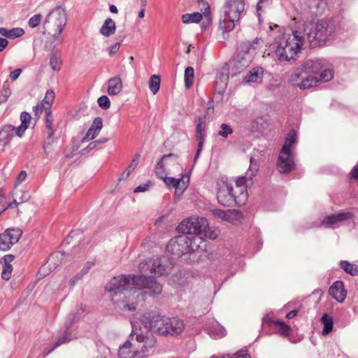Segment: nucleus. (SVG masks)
<instances>
[{
	"mask_svg": "<svg viewBox=\"0 0 358 358\" xmlns=\"http://www.w3.org/2000/svg\"><path fill=\"white\" fill-rule=\"evenodd\" d=\"M134 289L132 292L134 296L140 295L144 297L146 294L155 296L160 294L162 292V286L157 282L152 277H147L145 275H122L113 278L106 285V290L117 294L124 291Z\"/></svg>",
	"mask_w": 358,
	"mask_h": 358,
	"instance_id": "1",
	"label": "nucleus"
},
{
	"mask_svg": "<svg viewBox=\"0 0 358 358\" xmlns=\"http://www.w3.org/2000/svg\"><path fill=\"white\" fill-rule=\"evenodd\" d=\"M245 177H240L235 181V187L227 182L217 183V199L223 206L231 207L237 204L242 206L248 199Z\"/></svg>",
	"mask_w": 358,
	"mask_h": 358,
	"instance_id": "2",
	"label": "nucleus"
},
{
	"mask_svg": "<svg viewBox=\"0 0 358 358\" xmlns=\"http://www.w3.org/2000/svg\"><path fill=\"white\" fill-rule=\"evenodd\" d=\"M304 42V34L299 31H294L292 34H283L275 38V42L271 45V49L279 61L287 62L294 58Z\"/></svg>",
	"mask_w": 358,
	"mask_h": 358,
	"instance_id": "3",
	"label": "nucleus"
},
{
	"mask_svg": "<svg viewBox=\"0 0 358 358\" xmlns=\"http://www.w3.org/2000/svg\"><path fill=\"white\" fill-rule=\"evenodd\" d=\"M306 36L312 48L324 45L332 39L336 32V26L330 20H320L310 30L305 29Z\"/></svg>",
	"mask_w": 358,
	"mask_h": 358,
	"instance_id": "4",
	"label": "nucleus"
},
{
	"mask_svg": "<svg viewBox=\"0 0 358 358\" xmlns=\"http://www.w3.org/2000/svg\"><path fill=\"white\" fill-rule=\"evenodd\" d=\"M262 43V39L259 38H256L252 41L242 43L239 46L238 53L233 59L234 68L241 72L248 67L252 59V54L261 48Z\"/></svg>",
	"mask_w": 358,
	"mask_h": 358,
	"instance_id": "5",
	"label": "nucleus"
},
{
	"mask_svg": "<svg viewBox=\"0 0 358 358\" xmlns=\"http://www.w3.org/2000/svg\"><path fill=\"white\" fill-rule=\"evenodd\" d=\"M67 22L65 10L57 7L48 13L43 24V28L48 34L55 39L61 38L62 32Z\"/></svg>",
	"mask_w": 358,
	"mask_h": 358,
	"instance_id": "6",
	"label": "nucleus"
},
{
	"mask_svg": "<svg viewBox=\"0 0 358 358\" xmlns=\"http://www.w3.org/2000/svg\"><path fill=\"white\" fill-rule=\"evenodd\" d=\"M183 327V322L179 319L161 317L155 323H150L149 331H156L161 335H177L182 331Z\"/></svg>",
	"mask_w": 358,
	"mask_h": 358,
	"instance_id": "7",
	"label": "nucleus"
},
{
	"mask_svg": "<svg viewBox=\"0 0 358 358\" xmlns=\"http://www.w3.org/2000/svg\"><path fill=\"white\" fill-rule=\"evenodd\" d=\"M208 221L204 217H191L183 220L178 230L185 234L207 236Z\"/></svg>",
	"mask_w": 358,
	"mask_h": 358,
	"instance_id": "8",
	"label": "nucleus"
},
{
	"mask_svg": "<svg viewBox=\"0 0 358 358\" xmlns=\"http://www.w3.org/2000/svg\"><path fill=\"white\" fill-rule=\"evenodd\" d=\"M173 268L172 264L166 257H162L154 259L149 263L141 262L139 264L138 269L142 273H146L148 270L150 273H154L157 276L168 275Z\"/></svg>",
	"mask_w": 358,
	"mask_h": 358,
	"instance_id": "9",
	"label": "nucleus"
},
{
	"mask_svg": "<svg viewBox=\"0 0 358 358\" xmlns=\"http://www.w3.org/2000/svg\"><path fill=\"white\" fill-rule=\"evenodd\" d=\"M245 0H225L222 10L225 17L233 20H239L245 11Z\"/></svg>",
	"mask_w": 358,
	"mask_h": 358,
	"instance_id": "10",
	"label": "nucleus"
},
{
	"mask_svg": "<svg viewBox=\"0 0 358 358\" xmlns=\"http://www.w3.org/2000/svg\"><path fill=\"white\" fill-rule=\"evenodd\" d=\"M22 235L20 228H9L0 234V250L7 251L16 244Z\"/></svg>",
	"mask_w": 358,
	"mask_h": 358,
	"instance_id": "11",
	"label": "nucleus"
},
{
	"mask_svg": "<svg viewBox=\"0 0 358 358\" xmlns=\"http://www.w3.org/2000/svg\"><path fill=\"white\" fill-rule=\"evenodd\" d=\"M166 249L172 255L180 256L182 255L189 253L188 248V236L187 234H182L171 239L167 245Z\"/></svg>",
	"mask_w": 358,
	"mask_h": 358,
	"instance_id": "12",
	"label": "nucleus"
},
{
	"mask_svg": "<svg viewBox=\"0 0 358 358\" xmlns=\"http://www.w3.org/2000/svg\"><path fill=\"white\" fill-rule=\"evenodd\" d=\"M155 338L151 334L148 333L145 336L136 334V341L134 343V352L138 354V357H143L148 353L149 349L155 346Z\"/></svg>",
	"mask_w": 358,
	"mask_h": 358,
	"instance_id": "13",
	"label": "nucleus"
},
{
	"mask_svg": "<svg viewBox=\"0 0 358 358\" xmlns=\"http://www.w3.org/2000/svg\"><path fill=\"white\" fill-rule=\"evenodd\" d=\"M295 154L280 152L276 168L280 173L287 174L296 169Z\"/></svg>",
	"mask_w": 358,
	"mask_h": 358,
	"instance_id": "14",
	"label": "nucleus"
},
{
	"mask_svg": "<svg viewBox=\"0 0 358 358\" xmlns=\"http://www.w3.org/2000/svg\"><path fill=\"white\" fill-rule=\"evenodd\" d=\"M162 180H163L168 187L175 188L176 196H180L188 186L189 176L188 175H183L180 178L176 179L165 176Z\"/></svg>",
	"mask_w": 358,
	"mask_h": 358,
	"instance_id": "15",
	"label": "nucleus"
},
{
	"mask_svg": "<svg viewBox=\"0 0 358 358\" xmlns=\"http://www.w3.org/2000/svg\"><path fill=\"white\" fill-rule=\"evenodd\" d=\"M270 327L275 331L283 336H288L290 334L291 328L284 322L278 320H273L268 315H265L262 318V327Z\"/></svg>",
	"mask_w": 358,
	"mask_h": 358,
	"instance_id": "16",
	"label": "nucleus"
},
{
	"mask_svg": "<svg viewBox=\"0 0 358 358\" xmlns=\"http://www.w3.org/2000/svg\"><path fill=\"white\" fill-rule=\"evenodd\" d=\"M197 124L196 127V138L198 141V148L194 157V162L198 159L200 153L203 149V143L206 138V120L205 117H199L197 119Z\"/></svg>",
	"mask_w": 358,
	"mask_h": 358,
	"instance_id": "17",
	"label": "nucleus"
},
{
	"mask_svg": "<svg viewBox=\"0 0 358 358\" xmlns=\"http://www.w3.org/2000/svg\"><path fill=\"white\" fill-rule=\"evenodd\" d=\"M353 213L351 212H341L338 214H332L325 217L322 224L326 227H334L338 223L351 219Z\"/></svg>",
	"mask_w": 358,
	"mask_h": 358,
	"instance_id": "18",
	"label": "nucleus"
},
{
	"mask_svg": "<svg viewBox=\"0 0 358 358\" xmlns=\"http://www.w3.org/2000/svg\"><path fill=\"white\" fill-rule=\"evenodd\" d=\"M329 294L338 302H343L347 295L344 283L341 280L334 282L329 287Z\"/></svg>",
	"mask_w": 358,
	"mask_h": 358,
	"instance_id": "19",
	"label": "nucleus"
},
{
	"mask_svg": "<svg viewBox=\"0 0 358 358\" xmlns=\"http://www.w3.org/2000/svg\"><path fill=\"white\" fill-rule=\"evenodd\" d=\"M324 62L323 59L307 60L301 66L307 74L315 76L323 69Z\"/></svg>",
	"mask_w": 358,
	"mask_h": 358,
	"instance_id": "20",
	"label": "nucleus"
},
{
	"mask_svg": "<svg viewBox=\"0 0 358 358\" xmlns=\"http://www.w3.org/2000/svg\"><path fill=\"white\" fill-rule=\"evenodd\" d=\"M103 127L102 119L99 117H96L90 129L87 130L85 136L82 138V142H86L89 140L94 139Z\"/></svg>",
	"mask_w": 358,
	"mask_h": 358,
	"instance_id": "21",
	"label": "nucleus"
},
{
	"mask_svg": "<svg viewBox=\"0 0 358 358\" xmlns=\"http://www.w3.org/2000/svg\"><path fill=\"white\" fill-rule=\"evenodd\" d=\"M16 128L10 124H6L0 129V142L4 146L9 144L14 135H16Z\"/></svg>",
	"mask_w": 358,
	"mask_h": 358,
	"instance_id": "22",
	"label": "nucleus"
},
{
	"mask_svg": "<svg viewBox=\"0 0 358 358\" xmlns=\"http://www.w3.org/2000/svg\"><path fill=\"white\" fill-rule=\"evenodd\" d=\"M187 236H188L189 253L194 252L199 249L202 250L206 247L205 241L202 238L201 235L187 234Z\"/></svg>",
	"mask_w": 358,
	"mask_h": 358,
	"instance_id": "23",
	"label": "nucleus"
},
{
	"mask_svg": "<svg viewBox=\"0 0 358 358\" xmlns=\"http://www.w3.org/2000/svg\"><path fill=\"white\" fill-rule=\"evenodd\" d=\"M297 141V135L294 130H292L287 134L285 143L280 152H285V154H295L294 149V145Z\"/></svg>",
	"mask_w": 358,
	"mask_h": 358,
	"instance_id": "24",
	"label": "nucleus"
},
{
	"mask_svg": "<svg viewBox=\"0 0 358 358\" xmlns=\"http://www.w3.org/2000/svg\"><path fill=\"white\" fill-rule=\"evenodd\" d=\"M15 259V256L13 255H4L0 262L3 264V271L1 272V278L4 280H8L10 278L11 273L13 271V266L10 262Z\"/></svg>",
	"mask_w": 358,
	"mask_h": 358,
	"instance_id": "25",
	"label": "nucleus"
},
{
	"mask_svg": "<svg viewBox=\"0 0 358 358\" xmlns=\"http://www.w3.org/2000/svg\"><path fill=\"white\" fill-rule=\"evenodd\" d=\"M71 340V331L69 327H66L64 329L60 331V335L55 344L46 350L45 355L50 354L57 347L69 343Z\"/></svg>",
	"mask_w": 358,
	"mask_h": 358,
	"instance_id": "26",
	"label": "nucleus"
},
{
	"mask_svg": "<svg viewBox=\"0 0 358 358\" xmlns=\"http://www.w3.org/2000/svg\"><path fill=\"white\" fill-rule=\"evenodd\" d=\"M135 347L134 343L126 341L122 346L120 347L118 355L120 358H131L134 355L138 356V354L134 352Z\"/></svg>",
	"mask_w": 358,
	"mask_h": 358,
	"instance_id": "27",
	"label": "nucleus"
},
{
	"mask_svg": "<svg viewBox=\"0 0 358 358\" xmlns=\"http://www.w3.org/2000/svg\"><path fill=\"white\" fill-rule=\"evenodd\" d=\"M123 85L120 76H115L108 80V93L110 95H117L122 90Z\"/></svg>",
	"mask_w": 358,
	"mask_h": 358,
	"instance_id": "28",
	"label": "nucleus"
},
{
	"mask_svg": "<svg viewBox=\"0 0 358 358\" xmlns=\"http://www.w3.org/2000/svg\"><path fill=\"white\" fill-rule=\"evenodd\" d=\"M319 80L317 76L306 73L302 82L300 83L299 89L301 90H308L317 86Z\"/></svg>",
	"mask_w": 358,
	"mask_h": 358,
	"instance_id": "29",
	"label": "nucleus"
},
{
	"mask_svg": "<svg viewBox=\"0 0 358 358\" xmlns=\"http://www.w3.org/2000/svg\"><path fill=\"white\" fill-rule=\"evenodd\" d=\"M304 76H306V72L300 66L292 73L288 82L290 85L299 88L300 83L302 82Z\"/></svg>",
	"mask_w": 358,
	"mask_h": 358,
	"instance_id": "30",
	"label": "nucleus"
},
{
	"mask_svg": "<svg viewBox=\"0 0 358 358\" xmlns=\"http://www.w3.org/2000/svg\"><path fill=\"white\" fill-rule=\"evenodd\" d=\"M24 34L23 29L20 27H15L11 29H7L4 27L0 28V35L5 36L8 38L14 39L22 36Z\"/></svg>",
	"mask_w": 358,
	"mask_h": 358,
	"instance_id": "31",
	"label": "nucleus"
},
{
	"mask_svg": "<svg viewBox=\"0 0 358 358\" xmlns=\"http://www.w3.org/2000/svg\"><path fill=\"white\" fill-rule=\"evenodd\" d=\"M262 71L259 69H253L244 77V83H257L262 81Z\"/></svg>",
	"mask_w": 358,
	"mask_h": 358,
	"instance_id": "32",
	"label": "nucleus"
},
{
	"mask_svg": "<svg viewBox=\"0 0 358 358\" xmlns=\"http://www.w3.org/2000/svg\"><path fill=\"white\" fill-rule=\"evenodd\" d=\"M21 124L17 127L16 136L22 137L28 128L29 122L31 120V115L26 112H22L20 115Z\"/></svg>",
	"mask_w": 358,
	"mask_h": 358,
	"instance_id": "33",
	"label": "nucleus"
},
{
	"mask_svg": "<svg viewBox=\"0 0 358 358\" xmlns=\"http://www.w3.org/2000/svg\"><path fill=\"white\" fill-rule=\"evenodd\" d=\"M115 23L111 18H107L100 29V33L106 37L113 34L115 31Z\"/></svg>",
	"mask_w": 358,
	"mask_h": 358,
	"instance_id": "34",
	"label": "nucleus"
},
{
	"mask_svg": "<svg viewBox=\"0 0 358 358\" xmlns=\"http://www.w3.org/2000/svg\"><path fill=\"white\" fill-rule=\"evenodd\" d=\"M54 135L55 133H47L43 145V150L46 154H49L53 150V146L58 141V137H54Z\"/></svg>",
	"mask_w": 358,
	"mask_h": 358,
	"instance_id": "35",
	"label": "nucleus"
},
{
	"mask_svg": "<svg viewBox=\"0 0 358 358\" xmlns=\"http://www.w3.org/2000/svg\"><path fill=\"white\" fill-rule=\"evenodd\" d=\"M341 268L351 275H358V265L351 264L348 261L342 260L339 263Z\"/></svg>",
	"mask_w": 358,
	"mask_h": 358,
	"instance_id": "36",
	"label": "nucleus"
},
{
	"mask_svg": "<svg viewBox=\"0 0 358 358\" xmlns=\"http://www.w3.org/2000/svg\"><path fill=\"white\" fill-rule=\"evenodd\" d=\"M228 78L224 75L217 77L215 81V90L220 94L224 93L227 87Z\"/></svg>",
	"mask_w": 358,
	"mask_h": 358,
	"instance_id": "37",
	"label": "nucleus"
},
{
	"mask_svg": "<svg viewBox=\"0 0 358 358\" xmlns=\"http://www.w3.org/2000/svg\"><path fill=\"white\" fill-rule=\"evenodd\" d=\"M176 155L174 154H168L164 155L159 162H157V164L155 166V172L157 178L162 179L165 176V171H164V166L163 161L168 157H175Z\"/></svg>",
	"mask_w": 358,
	"mask_h": 358,
	"instance_id": "38",
	"label": "nucleus"
},
{
	"mask_svg": "<svg viewBox=\"0 0 358 358\" xmlns=\"http://www.w3.org/2000/svg\"><path fill=\"white\" fill-rule=\"evenodd\" d=\"M62 64L61 55L58 52H52L50 57V66L53 71H59Z\"/></svg>",
	"mask_w": 358,
	"mask_h": 358,
	"instance_id": "39",
	"label": "nucleus"
},
{
	"mask_svg": "<svg viewBox=\"0 0 358 358\" xmlns=\"http://www.w3.org/2000/svg\"><path fill=\"white\" fill-rule=\"evenodd\" d=\"M203 18V15L201 13L195 12L193 13H187L182 16V21L185 24L188 23H198Z\"/></svg>",
	"mask_w": 358,
	"mask_h": 358,
	"instance_id": "40",
	"label": "nucleus"
},
{
	"mask_svg": "<svg viewBox=\"0 0 358 358\" xmlns=\"http://www.w3.org/2000/svg\"><path fill=\"white\" fill-rule=\"evenodd\" d=\"M321 320L324 325L322 334L327 335L332 331L334 324L333 319L331 316L328 315L327 313H324L322 315Z\"/></svg>",
	"mask_w": 358,
	"mask_h": 358,
	"instance_id": "41",
	"label": "nucleus"
},
{
	"mask_svg": "<svg viewBox=\"0 0 358 358\" xmlns=\"http://www.w3.org/2000/svg\"><path fill=\"white\" fill-rule=\"evenodd\" d=\"M139 155H136L134 158L131 162L130 164L128 166L127 169L122 173L121 177L120 178V180H125L127 179L130 174L134 171V170L136 169L138 164L139 161Z\"/></svg>",
	"mask_w": 358,
	"mask_h": 358,
	"instance_id": "42",
	"label": "nucleus"
},
{
	"mask_svg": "<svg viewBox=\"0 0 358 358\" xmlns=\"http://www.w3.org/2000/svg\"><path fill=\"white\" fill-rule=\"evenodd\" d=\"M320 77L318 78L319 82H328L334 77V71L331 68L327 66L326 62H324V67L320 71Z\"/></svg>",
	"mask_w": 358,
	"mask_h": 358,
	"instance_id": "43",
	"label": "nucleus"
},
{
	"mask_svg": "<svg viewBox=\"0 0 358 358\" xmlns=\"http://www.w3.org/2000/svg\"><path fill=\"white\" fill-rule=\"evenodd\" d=\"M160 76L158 75H152L149 80V88L153 94H156L160 87Z\"/></svg>",
	"mask_w": 358,
	"mask_h": 358,
	"instance_id": "44",
	"label": "nucleus"
},
{
	"mask_svg": "<svg viewBox=\"0 0 358 358\" xmlns=\"http://www.w3.org/2000/svg\"><path fill=\"white\" fill-rule=\"evenodd\" d=\"M194 77V69L191 66H188L185 69L184 79H185V85L186 88L189 89L192 87L193 84Z\"/></svg>",
	"mask_w": 358,
	"mask_h": 358,
	"instance_id": "45",
	"label": "nucleus"
},
{
	"mask_svg": "<svg viewBox=\"0 0 358 358\" xmlns=\"http://www.w3.org/2000/svg\"><path fill=\"white\" fill-rule=\"evenodd\" d=\"M45 113V127L47 133H55V130L53 127V117L52 115V111L50 108H47Z\"/></svg>",
	"mask_w": 358,
	"mask_h": 358,
	"instance_id": "46",
	"label": "nucleus"
},
{
	"mask_svg": "<svg viewBox=\"0 0 358 358\" xmlns=\"http://www.w3.org/2000/svg\"><path fill=\"white\" fill-rule=\"evenodd\" d=\"M215 217L222 219L225 221H231L234 213L231 210H223L220 209H215L213 211Z\"/></svg>",
	"mask_w": 358,
	"mask_h": 358,
	"instance_id": "47",
	"label": "nucleus"
},
{
	"mask_svg": "<svg viewBox=\"0 0 358 358\" xmlns=\"http://www.w3.org/2000/svg\"><path fill=\"white\" fill-rule=\"evenodd\" d=\"M54 99L55 92L52 90H48L45 94L44 99L41 103L43 106H45L44 111H46V109L48 108H50V106H52Z\"/></svg>",
	"mask_w": 358,
	"mask_h": 358,
	"instance_id": "48",
	"label": "nucleus"
},
{
	"mask_svg": "<svg viewBox=\"0 0 358 358\" xmlns=\"http://www.w3.org/2000/svg\"><path fill=\"white\" fill-rule=\"evenodd\" d=\"M239 20H231V19H227V17L223 20V24H220V29L223 31V32H229L231 31L235 26V22H238Z\"/></svg>",
	"mask_w": 358,
	"mask_h": 358,
	"instance_id": "49",
	"label": "nucleus"
},
{
	"mask_svg": "<svg viewBox=\"0 0 358 358\" xmlns=\"http://www.w3.org/2000/svg\"><path fill=\"white\" fill-rule=\"evenodd\" d=\"M233 133L232 128L227 124L222 123L220 125V130L218 131V135L223 138H227L229 135Z\"/></svg>",
	"mask_w": 358,
	"mask_h": 358,
	"instance_id": "50",
	"label": "nucleus"
},
{
	"mask_svg": "<svg viewBox=\"0 0 358 358\" xmlns=\"http://www.w3.org/2000/svg\"><path fill=\"white\" fill-rule=\"evenodd\" d=\"M200 10L203 13L205 17L208 18L210 17V6L207 1L204 0H197Z\"/></svg>",
	"mask_w": 358,
	"mask_h": 358,
	"instance_id": "51",
	"label": "nucleus"
},
{
	"mask_svg": "<svg viewBox=\"0 0 358 358\" xmlns=\"http://www.w3.org/2000/svg\"><path fill=\"white\" fill-rule=\"evenodd\" d=\"M11 95V90L9 87H5L0 91V104L7 101Z\"/></svg>",
	"mask_w": 358,
	"mask_h": 358,
	"instance_id": "52",
	"label": "nucleus"
},
{
	"mask_svg": "<svg viewBox=\"0 0 358 358\" xmlns=\"http://www.w3.org/2000/svg\"><path fill=\"white\" fill-rule=\"evenodd\" d=\"M98 105L103 109H108L110 106V101L107 96H101L98 99Z\"/></svg>",
	"mask_w": 358,
	"mask_h": 358,
	"instance_id": "53",
	"label": "nucleus"
},
{
	"mask_svg": "<svg viewBox=\"0 0 358 358\" xmlns=\"http://www.w3.org/2000/svg\"><path fill=\"white\" fill-rule=\"evenodd\" d=\"M42 17H43V16L41 14L34 15L29 20V22H28L29 26L31 28L36 27L41 23V22L42 20Z\"/></svg>",
	"mask_w": 358,
	"mask_h": 358,
	"instance_id": "54",
	"label": "nucleus"
},
{
	"mask_svg": "<svg viewBox=\"0 0 358 358\" xmlns=\"http://www.w3.org/2000/svg\"><path fill=\"white\" fill-rule=\"evenodd\" d=\"M250 165L249 168V171H251V175H254L255 173L258 171V164L257 161L254 158L251 157L250 159Z\"/></svg>",
	"mask_w": 358,
	"mask_h": 358,
	"instance_id": "55",
	"label": "nucleus"
},
{
	"mask_svg": "<svg viewBox=\"0 0 358 358\" xmlns=\"http://www.w3.org/2000/svg\"><path fill=\"white\" fill-rule=\"evenodd\" d=\"M150 181H148L147 183L140 185L135 188V189L134 190V192L138 193V192H145L148 189V187H150Z\"/></svg>",
	"mask_w": 358,
	"mask_h": 358,
	"instance_id": "56",
	"label": "nucleus"
},
{
	"mask_svg": "<svg viewBox=\"0 0 358 358\" xmlns=\"http://www.w3.org/2000/svg\"><path fill=\"white\" fill-rule=\"evenodd\" d=\"M120 47V43H116L109 47V54L110 56H114L119 50Z\"/></svg>",
	"mask_w": 358,
	"mask_h": 358,
	"instance_id": "57",
	"label": "nucleus"
},
{
	"mask_svg": "<svg viewBox=\"0 0 358 358\" xmlns=\"http://www.w3.org/2000/svg\"><path fill=\"white\" fill-rule=\"evenodd\" d=\"M230 358H250V356L245 350H240Z\"/></svg>",
	"mask_w": 358,
	"mask_h": 358,
	"instance_id": "58",
	"label": "nucleus"
},
{
	"mask_svg": "<svg viewBox=\"0 0 358 358\" xmlns=\"http://www.w3.org/2000/svg\"><path fill=\"white\" fill-rule=\"evenodd\" d=\"M84 274L80 271V273H77L75 276H73L69 281V284L71 286H74L75 284L80 280L83 277Z\"/></svg>",
	"mask_w": 358,
	"mask_h": 358,
	"instance_id": "59",
	"label": "nucleus"
},
{
	"mask_svg": "<svg viewBox=\"0 0 358 358\" xmlns=\"http://www.w3.org/2000/svg\"><path fill=\"white\" fill-rule=\"evenodd\" d=\"M124 309L127 310L130 312L135 311L136 309V303L131 302V303H125L124 304Z\"/></svg>",
	"mask_w": 358,
	"mask_h": 358,
	"instance_id": "60",
	"label": "nucleus"
},
{
	"mask_svg": "<svg viewBox=\"0 0 358 358\" xmlns=\"http://www.w3.org/2000/svg\"><path fill=\"white\" fill-rule=\"evenodd\" d=\"M21 73H22L21 69H16L15 70L10 72V76H9L10 78L12 80H15L18 78V77L20 76Z\"/></svg>",
	"mask_w": 358,
	"mask_h": 358,
	"instance_id": "61",
	"label": "nucleus"
},
{
	"mask_svg": "<svg viewBox=\"0 0 358 358\" xmlns=\"http://www.w3.org/2000/svg\"><path fill=\"white\" fill-rule=\"evenodd\" d=\"M45 106H43L41 103L38 104L35 107H34V111L35 113L36 116H39L40 114L44 110Z\"/></svg>",
	"mask_w": 358,
	"mask_h": 358,
	"instance_id": "62",
	"label": "nucleus"
},
{
	"mask_svg": "<svg viewBox=\"0 0 358 358\" xmlns=\"http://www.w3.org/2000/svg\"><path fill=\"white\" fill-rule=\"evenodd\" d=\"M26 178H27V172L25 171H20V173H19V175L17 176V182L18 183H22L23 181L25 180Z\"/></svg>",
	"mask_w": 358,
	"mask_h": 358,
	"instance_id": "63",
	"label": "nucleus"
},
{
	"mask_svg": "<svg viewBox=\"0 0 358 358\" xmlns=\"http://www.w3.org/2000/svg\"><path fill=\"white\" fill-rule=\"evenodd\" d=\"M94 265V263L92 262H87L83 269L81 270V272L83 274L85 275L88 273L89 270L91 268V267Z\"/></svg>",
	"mask_w": 358,
	"mask_h": 358,
	"instance_id": "64",
	"label": "nucleus"
}]
</instances>
